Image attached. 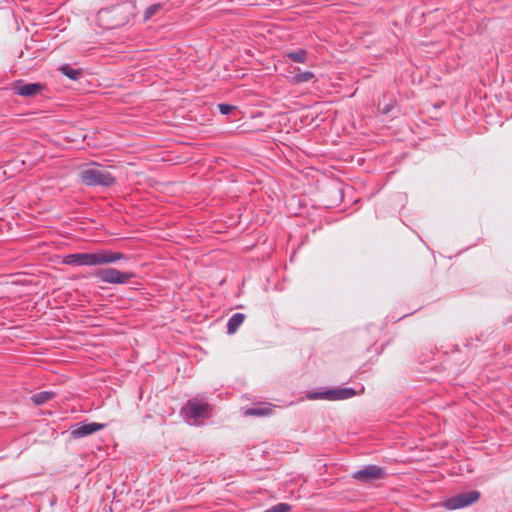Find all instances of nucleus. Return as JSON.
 <instances>
[{
  "label": "nucleus",
  "mask_w": 512,
  "mask_h": 512,
  "mask_svg": "<svg viewBox=\"0 0 512 512\" xmlns=\"http://www.w3.org/2000/svg\"><path fill=\"white\" fill-rule=\"evenodd\" d=\"M181 414L189 425L198 426L211 416L212 406L206 401L192 398L182 407Z\"/></svg>",
  "instance_id": "1"
},
{
  "label": "nucleus",
  "mask_w": 512,
  "mask_h": 512,
  "mask_svg": "<svg viewBox=\"0 0 512 512\" xmlns=\"http://www.w3.org/2000/svg\"><path fill=\"white\" fill-rule=\"evenodd\" d=\"M55 395H56V393L53 391H41V392H38V393L32 395L31 401L35 405H42V404L46 403L47 401L51 400L52 398H54Z\"/></svg>",
  "instance_id": "12"
},
{
  "label": "nucleus",
  "mask_w": 512,
  "mask_h": 512,
  "mask_svg": "<svg viewBox=\"0 0 512 512\" xmlns=\"http://www.w3.org/2000/svg\"><path fill=\"white\" fill-rule=\"evenodd\" d=\"M272 408L271 407H251L244 411L245 416H254V417H264L269 414H271Z\"/></svg>",
  "instance_id": "13"
},
{
  "label": "nucleus",
  "mask_w": 512,
  "mask_h": 512,
  "mask_svg": "<svg viewBox=\"0 0 512 512\" xmlns=\"http://www.w3.org/2000/svg\"><path fill=\"white\" fill-rule=\"evenodd\" d=\"M94 276L102 283L126 284L131 278L135 277V274L129 271H121L116 268H101L94 273Z\"/></svg>",
  "instance_id": "4"
},
{
  "label": "nucleus",
  "mask_w": 512,
  "mask_h": 512,
  "mask_svg": "<svg viewBox=\"0 0 512 512\" xmlns=\"http://www.w3.org/2000/svg\"><path fill=\"white\" fill-rule=\"evenodd\" d=\"M59 71L71 80H78L82 75L81 69H74L69 64L62 65Z\"/></svg>",
  "instance_id": "14"
},
{
  "label": "nucleus",
  "mask_w": 512,
  "mask_h": 512,
  "mask_svg": "<svg viewBox=\"0 0 512 512\" xmlns=\"http://www.w3.org/2000/svg\"><path fill=\"white\" fill-rule=\"evenodd\" d=\"M394 107V104L392 102L387 104L379 103L378 105V111L383 115H388Z\"/></svg>",
  "instance_id": "20"
},
{
  "label": "nucleus",
  "mask_w": 512,
  "mask_h": 512,
  "mask_svg": "<svg viewBox=\"0 0 512 512\" xmlns=\"http://www.w3.org/2000/svg\"><path fill=\"white\" fill-rule=\"evenodd\" d=\"M44 89L41 83H26L23 80L15 81L12 84V90L15 94L23 97H32L39 94Z\"/></svg>",
  "instance_id": "8"
},
{
  "label": "nucleus",
  "mask_w": 512,
  "mask_h": 512,
  "mask_svg": "<svg viewBox=\"0 0 512 512\" xmlns=\"http://www.w3.org/2000/svg\"><path fill=\"white\" fill-rule=\"evenodd\" d=\"M62 263L70 266H82V254H68L64 256Z\"/></svg>",
  "instance_id": "17"
},
{
  "label": "nucleus",
  "mask_w": 512,
  "mask_h": 512,
  "mask_svg": "<svg viewBox=\"0 0 512 512\" xmlns=\"http://www.w3.org/2000/svg\"><path fill=\"white\" fill-rule=\"evenodd\" d=\"M356 394V390L352 387H332L327 388L324 391L309 392L306 397L309 400L323 399L328 401H339L350 399Z\"/></svg>",
  "instance_id": "3"
},
{
  "label": "nucleus",
  "mask_w": 512,
  "mask_h": 512,
  "mask_svg": "<svg viewBox=\"0 0 512 512\" xmlns=\"http://www.w3.org/2000/svg\"><path fill=\"white\" fill-rule=\"evenodd\" d=\"M160 8H161L160 4H153V5L148 6L144 12V19L145 20L150 19L153 15H155L159 11Z\"/></svg>",
  "instance_id": "19"
},
{
  "label": "nucleus",
  "mask_w": 512,
  "mask_h": 512,
  "mask_svg": "<svg viewBox=\"0 0 512 512\" xmlns=\"http://www.w3.org/2000/svg\"><path fill=\"white\" fill-rule=\"evenodd\" d=\"M245 318H246V316L243 313H235V314H233L228 319V322H227V326H226L227 327V333L229 335H233L234 333H236L238 328L244 322Z\"/></svg>",
  "instance_id": "10"
},
{
  "label": "nucleus",
  "mask_w": 512,
  "mask_h": 512,
  "mask_svg": "<svg viewBox=\"0 0 512 512\" xmlns=\"http://www.w3.org/2000/svg\"><path fill=\"white\" fill-rule=\"evenodd\" d=\"M315 77V74L311 71H304L296 73L292 76V83L293 84H301L304 82H308L312 80Z\"/></svg>",
  "instance_id": "16"
},
{
  "label": "nucleus",
  "mask_w": 512,
  "mask_h": 512,
  "mask_svg": "<svg viewBox=\"0 0 512 512\" xmlns=\"http://www.w3.org/2000/svg\"><path fill=\"white\" fill-rule=\"evenodd\" d=\"M284 57L295 63H305L308 59V51L304 48H299L295 51L285 53Z\"/></svg>",
  "instance_id": "11"
},
{
  "label": "nucleus",
  "mask_w": 512,
  "mask_h": 512,
  "mask_svg": "<svg viewBox=\"0 0 512 512\" xmlns=\"http://www.w3.org/2000/svg\"><path fill=\"white\" fill-rule=\"evenodd\" d=\"M217 107L222 115H228L235 108L233 105L225 103L218 104Z\"/></svg>",
  "instance_id": "21"
},
{
  "label": "nucleus",
  "mask_w": 512,
  "mask_h": 512,
  "mask_svg": "<svg viewBox=\"0 0 512 512\" xmlns=\"http://www.w3.org/2000/svg\"><path fill=\"white\" fill-rule=\"evenodd\" d=\"M105 427H106V424H103V423L79 422V423L71 426L70 434L73 439H80V438L92 435L100 430H103Z\"/></svg>",
  "instance_id": "7"
},
{
  "label": "nucleus",
  "mask_w": 512,
  "mask_h": 512,
  "mask_svg": "<svg viewBox=\"0 0 512 512\" xmlns=\"http://www.w3.org/2000/svg\"><path fill=\"white\" fill-rule=\"evenodd\" d=\"M100 263L101 265L104 264H111L115 263L119 260H126L127 256L119 251H112V250H100L98 251Z\"/></svg>",
  "instance_id": "9"
},
{
  "label": "nucleus",
  "mask_w": 512,
  "mask_h": 512,
  "mask_svg": "<svg viewBox=\"0 0 512 512\" xmlns=\"http://www.w3.org/2000/svg\"><path fill=\"white\" fill-rule=\"evenodd\" d=\"M386 475L385 469L377 465H366L363 468L353 472L352 478L361 483H371L383 479Z\"/></svg>",
  "instance_id": "6"
},
{
  "label": "nucleus",
  "mask_w": 512,
  "mask_h": 512,
  "mask_svg": "<svg viewBox=\"0 0 512 512\" xmlns=\"http://www.w3.org/2000/svg\"><path fill=\"white\" fill-rule=\"evenodd\" d=\"M83 184L90 187H111L116 184V178L107 170L89 167L79 173Z\"/></svg>",
  "instance_id": "2"
},
{
  "label": "nucleus",
  "mask_w": 512,
  "mask_h": 512,
  "mask_svg": "<svg viewBox=\"0 0 512 512\" xmlns=\"http://www.w3.org/2000/svg\"><path fill=\"white\" fill-rule=\"evenodd\" d=\"M291 510V506L286 503H278L271 508L267 509L265 512H289Z\"/></svg>",
  "instance_id": "18"
},
{
  "label": "nucleus",
  "mask_w": 512,
  "mask_h": 512,
  "mask_svg": "<svg viewBox=\"0 0 512 512\" xmlns=\"http://www.w3.org/2000/svg\"><path fill=\"white\" fill-rule=\"evenodd\" d=\"M82 254V266H95L101 265L99 253H81Z\"/></svg>",
  "instance_id": "15"
},
{
  "label": "nucleus",
  "mask_w": 512,
  "mask_h": 512,
  "mask_svg": "<svg viewBox=\"0 0 512 512\" xmlns=\"http://www.w3.org/2000/svg\"><path fill=\"white\" fill-rule=\"evenodd\" d=\"M480 497L481 493L478 490L461 492L446 499L443 506L450 511L462 509L476 503Z\"/></svg>",
  "instance_id": "5"
}]
</instances>
